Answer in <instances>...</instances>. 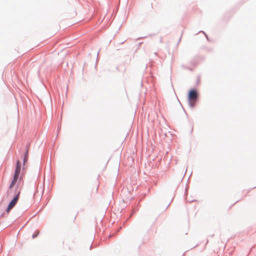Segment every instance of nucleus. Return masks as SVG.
I'll return each instance as SVG.
<instances>
[{
  "instance_id": "f257e3e1",
  "label": "nucleus",
  "mask_w": 256,
  "mask_h": 256,
  "mask_svg": "<svg viewBox=\"0 0 256 256\" xmlns=\"http://www.w3.org/2000/svg\"><path fill=\"white\" fill-rule=\"evenodd\" d=\"M198 94L195 88L190 90L188 94V99L189 106L194 108L195 104L198 100Z\"/></svg>"
},
{
  "instance_id": "f03ea898",
  "label": "nucleus",
  "mask_w": 256,
  "mask_h": 256,
  "mask_svg": "<svg viewBox=\"0 0 256 256\" xmlns=\"http://www.w3.org/2000/svg\"><path fill=\"white\" fill-rule=\"evenodd\" d=\"M22 180V178L21 176L20 177L19 176L14 174L12 180L8 186V188L6 192H7L8 196H10L12 194L14 190H14L12 189L13 187L16 184V183L18 180V182L17 184H18V185H19Z\"/></svg>"
},
{
  "instance_id": "7ed1b4c3",
  "label": "nucleus",
  "mask_w": 256,
  "mask_h": 256,
  "mask_svg": "<svg viewBox=\"0 0 256 256\" xmlns=\"http://www.w3.org/2000/svg\"><path fill=\"white\" fill-rule=\"evenodd\" d=\"M18 184H16V187L14 188V190L12 194H14V196L12 198V199L10 202L8 204L12 206V207H14V206L16 204L20 193V190H18Z\"/></svg>"
},
{
  "instance_id": "20e7f679",
  "label": "nucleus",
  "mask_w": 256,
  "mask_h": 256,
  "mask_svg": "<svg viewBox=\"0 0 256 256\" xmlns=\"http://www.w3.org/2000/svg\"><path fill=\"white\" fill-rule=\"evenodd\" d=\"M22 168V164L20 160H18L16 161V168L14 170V175H16L20 176Z\"/></svg>"
},
{
  "instance_id": "39448f33",
  "label": "nucleus",
  "mask_w": 256,
  "mask_h": 256,
  "mask_svg": "<svg viewBox=\"0 0 256 256\" xmlns=\"http://www.w3.org/2000/svg\"><path fill=\"white\" fill-rule=\"evenodd\" d=\"M28 148L23 157V166H24L26 162L28 161ZM24 168L23 167V169H24Z\"/></svg>"
},
{
  "instance_id": "423d86ee",
  "label": "nucleus",
  "mask_w": 256,
  "mask_h": 256,
  "mask_svg": "<svg viewBox=\"0 0 256 256\" xmlns=\"http://www.w3.org/2000/svg\"><path fill=\"white\" fill-rule=\"evenodd\" d=\"M13 207L8 204L6 209V210L7 213H8L11 209H12Z\"/></svg>"
},
{
  "instance_id": "0eeeda50",
  "label": "nucleus",
  "mask_w": 256,
  "mask_h": 256,
  "mask_svg": "<svg viewBox=\"0 0 256 256\" xmlns=\"http://www.w3.org/2000/svg\"><path fill=\"white\" fill-rule=\"evenodd\" d=\"M200 32L204 34V36H206V39L208 40H209L208 38L207 34H206V33L204 32L202 30H200V31H199L198 32V33H200Z\"/></svg>"
},
{
  "instance_id": "6e6552de",
  "label": "nucleus",
  "mask_w": 256,
  "mask_h": 256,
  "mask_svg": "<svg viewBox=\"0 0 256 256\" xmlns=\"http://www.w3.org/2000/svg\"><path fill=\"white\" fill-rule=\"evenodd\" d=\"M38 234H39V232H38L37 234H34L32 236V238L34 239V238H36V237H37Z\"/></svg>"
},
{
  "instance_id": "1a4fd4ad",
  "label": "nucleus",
  "mask_w": 256,
  "mask_h": 256,
  "mask_svg": "<svg viewBox=\"0 0 256 256\" xmlns=\"http://www.w3.org/2000/svg\"><path fill=\"white\" fill-rule=\"evenodd\" d=\"M37 193H34V196L35 198L36 196Z\"/></svg>"
},
{
  "instance_id": "9d476101",
  "label": "nucleus",
  "mask_w": 256,
  "mask_h": 256,
  "mask_svg": "<svg viewBox=\"0 0 256 256\" xmlns=\"http://www.w3.org/2000/svg\"><path fill=\"white\" fill-rule=\"evenodd\" d=\"M154 54H155L156 56H157V54H158L157 52H154Z\"/></svg>"
},
{
  "instance_id": "9b49d317",
  "label": "nucleus",
  "mask_w": 256,
  "mask_h": 256,
  "mask_svg": "<svg viewBox=\"0 0 256 256\" xmlns=\"http://www.w3.org/2000/svg\"><path fill=\"white\" fill-rule=\"evenodd\" d=\"M170 204V203L168 205L166 208L169 206Z\"/></svg>"
},
{
  "instance_id": "f8f14e48",
  "label": "nucleus",
  "mask_w": 256,
  "mask_h": 256,
  "mask_svg": "<svg viewBox=\"0 0 256 256\" xmlns=\"http://www.w3.org/2000/svg\"><path fill=\"white\" fill-rule=\"evenodd\" d=\"M146 36H144V38H146ZM143 37L139 38V39H140L141 38H142Z\"/></svg>"
},
{
  "instance_id": "ddd939ff",
  "label": "nucleus",
  "mask_w": 256,
  "mask_h": 256,
  "mask_svg": "<svg viewBox=\"0 0 256 256\" xmlns=\"http://www.w3.org/2000/svg\"><path fill=\"white\" fill-rule=\"evenodd\" d=\"M181 40V38H180L179 40H178V42L180 41Z\"/></svg>"
},
{
  "instance_id": "4468645a",
  "label": "nucleus",
  "mask_w": 256,
  "mask_h": 256,
  "mask_svg": "<svg viewBox=\"0 0 256 256\" xmlns=\"http://www.w3.org/2000/svg\"><path fill=\"white\" fill-rule=\"evenodd\" d=\"M183 110H184V112L186 114V111H185V110H184V108H183Z\"/></svg>"
},
{
  "instance_id": "2eb2a0df",
  "label": "nucleus",
  "mask_w": 256,
  "mask_h": 256,
  "mask_svg": "<svg viewBox=\"0 0 256 256\" xmlns=\"http://www.w3.org/2000/svg\"><path fill=\"white\" fill-rule=\"evenodd\" d=\"M214 236V234H212V235H211V236H212V237H213V236Z\"/></svg>"
},
{
  "instance_id": "dca6fc26",
  "label": "nucleus",
  "mask_w": 256,
  "mask_h": 256,
  "mask_svg": "<svg viewBox=\"0 0 256 256\" xmlns=\"http://www.w3.org/2000/svg\"><path fill=\"white\" fill-rule=\"evenodd\" d=\"M193 130V128H192V132Z\"/></svg>"
}]
</instances>
